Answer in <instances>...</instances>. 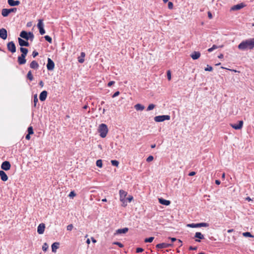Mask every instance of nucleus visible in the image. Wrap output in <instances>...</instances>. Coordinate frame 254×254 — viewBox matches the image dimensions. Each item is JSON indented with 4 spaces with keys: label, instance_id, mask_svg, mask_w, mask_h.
Listing matches in <instances>:
<instances>
[{
    "label": "nucleus",
    "instance_id": "1",
    "mask_svg": "<svg viewBox=\"0 0 254 254\" xmlns=\"http://www.w3.org/2000/svg\"><path fill=\"white\" fill-rule=\"evenodd\" d=\"M238 48L239 49L243 51L247 49H253L254 48V38L243 41L238 45Z\"/></svg>",
    "mask_w": 254,
    "mask_h": 254
},
{
    "label": "nucleus",
    "instance_id": "2",
    "mask_svg": "<svg viewBox=\"0 0 254 254\" xmlns=\"http://www.w3.org/2000/svg\"><path fill=\"white\" fill-rule=\"evenodd\" d=\"M98 132L100 133V136L102 138L105 137L108 132L107 126L105 124L100 125L98 128Z\"/></svg>",
    "mask_w": 254,
    "mask_h": 254
},
{
    "label": "nucleus",
    "instance_id": "3",
    "mask_svg": "<svg viewBox=\"0 0 254 254\" xmlns=\"http://www.w3.org/2000/svg\"><path fill=\"white\" fill-rule=\"evenodd\" d=\"M20 36L22 38H23L27 41H28V40L33 41V40L34 38V34L32 32H27V31H24V30H23L20 32Z\"/></svg>",
    "mask_w": 254,
    "mask_h": 254
},
{
    "label": "nucleus",
    "instance_id": "4",
    "mask_svg": "<svg viewBox=\"0 0 254 254\" xmlns=\"http://www.w3.org/2000/svg\"><path fill=\"white\" fill-rule=\"evenodd\" d=\"M170 116L169 115H161L154 117V121L156 122H162L165 120H169Z\"/></svg>",
    "mask_w": 254,
    "mask_h": 254
},
{
    "label": "nucleus",
    "instance_id": "5",
    "mask_svg": "<svg viewBox=\"0 0 254 254\" xmlns=\"http://www.w3.org/2000/svg\"><path fill=\"white\" fill-rule=\"evenodd\" d=\"M209 226V224L207 223H191L187 225L188 227L190 228H198L201 227H208Z\"/></svg>",
    "mask_w": 254,
    "mask_h": 254
},
{
    "label": "nucleus",
    "instance_id": "6",
    "mask_svg": "<svg viewBox=\"0 0 254 254\" xmlns=\"http://www.w3.org/2000/svg\"><path fill=\"white\" fill-rule=\"evenodd\" d=\"M7 50L12 53L16 52V46L15 45L13 41L9 42L7 43Z\"/></svg>",
    "mask_w": 254,
    "mask_h": 254
},
{
    "label": "nucleus",
    "instance_id": "7",
    "mask_svg": "<svg viewBox=\"0 0 254 254\" xmlns=\"http://www.w3.org/2000/svg\"><path fill=\"white\" fill-rule=\"evenodd\" d=\"M37 27L39 30V32L41 35H44L45 33V30L44 28V24L43 20L39 19L37 24Z\"/></svg>",
    "mask_w": 254,
    "mask_h": 254
},
{
    "label": "nucleus",
    "instance_id": "8",
    "mask_svg": "<svg viewBox=\"0 0 254 254\" xmlns=\"http://www.w3.org/2000/svg\"><path fill=\"white\" fill-rule=\"evenodd\" d=\"M55 67V63L54 62L50 59L48 58L47 64V68L49 71H52L54 69Z\"/></svg>",
    "mask_w": 254,
    "mask_h": 254
},
{
    "label": "nucleus",
    "instance_id": "9",
    "mask_svg": "<svg viewBox=\"0 0 254 254\" xmlns=\"http://www.w3.org/2000/svg\"><path fill=\"white\" fill-rule=\"evenodd\" d=\"M11 165L9 161H5L1 165V168L4 171H8L10 169Z\"/></svg>",
    "mask_w": 254,
    "mask_h": 254
},
{
    "label": "nucleus",
    "instance_id": "10",
    "mask_svg": "<svg viewBox=\"0 0 254 254\" xmlns=\"http://www.w3.org/2000/svg\"><path fill=\"white\" fill-rule=\"evenodd\" d=\"M173 246V244H168L166 243H162L157 244L156 246V248L157 249H164V248H167L169 247H172Z\"/></svg>",
    "mask_w": 254,
    "mask_h": 254
},
{
    "label": "nucleus",
    "instance_id": "11",
    "mask_svg": "<svg viewBox=\"0 0 254 254\" xmlns=\"http://www.w3.org/2000/svg\"><path fill=\"white\" fill-rule=\"evenodd\" d=\"M243 124L244 123L243 121H239L238 122V124H230V126L232 128H234L235 129L238 130L242 128Z\"/></svg>",
    "mask_w": 254,
    "mask_h": 254
},
{
    "label": "nucleus",
    "instance_id": "12",
    "mask_svg": "<svg viewBox=\"0 0 254 254\" xmlns=\"http://www.w3.org/2000/svg\"><path fill=\"white\" fill-rule=\"evenodd\" d=\"M245 6H246V4L243 2H241L240 3L233 6L231 8V10L233 11L238 10L245 7Z\"/></svg>",
    "mask_w": 254,
    "mask_h": 254
},
{
    "label": "nucleus",
    "instance_id": "13",
    "mask_svg": "<svg viewBox=\"0 0 254 254\" xmlns=\"http://www.w3.org/2000/svg\"><path fill=\"white\" fill-rule=\"evenodd\" d=\"M18 41L19 45L21 47H28L29 46V43L27 40H24L21 38H18Z\"/></svg>",
    "mask_w": 254,
    "mask_h": 254
},
{
    "label": "nucleus",
    "instance_id": "14",
    "mask_svg": "<svg viewBox=\"0 0 254 254\" xmlns=\"http://www.w3.org/2000/svg\"><path fill=\"white\" fill-rule=\"evenodd\" d=\"M7 37V32L5 29L2 28L0 29V38L5 40Z\"/></svg>",
    "mask_w": 254,
    "mask_h": 254
},
{
    "label": "nucleus",
    "instance_id": "15",
    "mask_svg": "<svg viewBox=\"0 0 254 254\" xmlns=\"http://www.w3.org/2000/svg\"><path fill=\"white\" fill-rule=\"evenodd\" d=\"M45 225L44 223L40 224L37 227V232L39 234H42L44 232Z\"/></svg>",
    "mask_w": 254,
    "mask_h": 254
},
{
    "label": "nucleus",
    "instance_id": "16",
    "mask_svg": "<svg viewBox=\"0 0 254 254\" xmlns=\"http://www.w3.org/2000/svg\"><path fill=\"white\" fill-rule=\"evenodd\" d=\"M26 57L23 56H19L18 57L17 61L20 65L24 64L26 62V60L25 59Z\"/></svg>",
    "mask_w": 254,
    "mask_h": 254
},
{
    "label": "nucleus",
    "instance_id": "17",
    "mask_svg": "<svg viewBox=\"0 0 254 254\" xmlns=\"http://www.w3.org/2000/svg\"><path fill=\"white\" fill-rule=\"evenodd\" d=\"M48 93L46 90H44L41 92L39 95V99L41 101H44L47 97Z\"/></svg>",
    "mask_w": 254,
    "mask_h": 254
},
{
    "label": "nucleus",
    "instance_id": "18",
    "mask_svg": "<svg viewBox=\"0 0 254 254\" xmlns=\"http://www.w3.org/2000/svg\"><path fill=\"white\" fill-rule=\"evenodd\" d=\"M7 3L10 6H15L18 5L20 2L19 0H7Z\"/></svg>",
    "mask_w": 254,
    "mask_h": 254
},
{
    "label": "nucleus",
    "instance_id": "19",
    "mask_svg": "<svg viewBox=\"0 0 254 254\" xmlns=\"http://www.w3.org/2000/svg\"><path fill=\"white\" fill-rule=\"evenodd\" d=\"M194 237L198 239L195 240V241L197 242H200V240L204 239L203 235H202L200 232H196L194 235Z\"/></svg>",
    "mask_w": 254,
    "mask_h": 254
},
{
    "label": "nucleus",
    "instance_id": "20",
    "mask_svg": "<svg viewBox=\"0 0 254 254\" xmlns=\"http://www.w3.org/2000/svg\"><path fill=\"white\" fill-rule=\"evenodd\" d=\"M0 177L1 180L3 182H5L8 180L6 174L3 170L0 171Z\"/></svg>",
    "mask_w": 254,
    "mask_h": 254
},
{
    "label": "nucleus",
    "instance_id": "21",
    "mask_svg": "<svg viewBox=\"0 0 254 254\" xmlns=\"http://www.w3.org/2000/svg\"><path fill=\"white\" fill-rule=\"evenodd\" d=\"M158 200H159V202L160 204H161L162 205H166V206H168V205H170L171 203V202L170 200L165 199L162 197L159 198L158 199Z\"/></svg>",
    "mask_w": 254,
    "mask_h": 254
},
{
    "label": "nucleus",
    "instance_id": "22",
    "mask_svg": "<svg viewBox=\"0 0 254 254\" xmlns=\"http://www.w3.org/2000/svg\"><path fill=\"white\" fill-rule=\"evenodd\" d=\"M39 67L38 63L36 61H33L30 64V67L34 69H37Z\"/></svg>",
    "mask_w": 254,
    "mask_h": 254
},
{
    "label": "nucleus",
    "instance_id": "23",
    "mask_svg": "<svg viewBox=\"0 0 254 254\" xmlns=\"http://www.w3.org/2000/svg\"><path fill=\"white\" fill-rule=\"evenodd\" d=\"M200 56V53L199 52H193L190 55L191 58L193 60H197L198 59Z\"/></svg>",
    "mask_w": 254,
    "mask_h": 254
},
{
    "label": "nucleus",
    "instance_id": "24",
    "mask_svg": "<svg viewBox=\"0 0 254 254\" xmlns=\"http://www.w3.org/2000/svg\"><path fill=\"white\" fill-rule=\"evenodd\" d=\"M60 243L55 242L52 245V251L54 253H56L57 250L59 248Z\"/></svg>",
    "mask_w": 254,
    "mask_h": 254
},
{
    "label": "nucleus",
    "instance_id": "25",
    "mask_svg": "<svg viewBox=\"0 0 254 254\" xmlns=\"http://www.w3.org/2000/svg\"><path fill=\"white\" fill-rule=\"evenodd\" d=\"M128 231V228L125 227L123 229H119L116 230V234H125L127 233Z\"/></svg>",
    "mask_w": 254,
    "mask_h": 254
},
{
    "label": "nucleus",
    "instance_id": "26",
    "mask_svg": "<svg viewBox=\"0 0 254 254\" xmlns=\"http://www.w3.org/2000/svg\"><path fill=\"white\" fill-rule=\"evenodd\" d=\"M119 194H120V199L124 198H126L127 192L123 190H121L119 191Z\"/></svg>",
    "mask_w": 254,
    "mask_h": 254
},
{
    "label": "nucleus",
    "instance_id": "27",
    "mask_svg": "<svg viewBox=\"0 0 254 254\" xmlns=\"http://www.w3.org/2000/svg\"><path fill=\"white\" fill-rule=\"evenodd\" d=\"M10 14L8 8H3L1 10V15L3 17H7Z\"/></svg>",
    "mask_w": 254,
    "mask_h": 254
},
{
    "label": "nucleus",
    "instance_id": "28",
    "mask_svg": "<svg viewBox=\"0 0 254 254\" xmlns=\"http://www.w3.org/2000/svg\"><path fill=\"white\" fill-rule=\"evenodd\" d=\"M20 51L22 53L21 56L26 57L27 54L28 52V50L27 48L20 47Z\"/></svg>",
    "mask_w": 254,
    "mask_h": 254
},
{
    "label": "nucleus",
    "instance_id": "29",
    "mask_svg": "<svg viewBox=\"0 0 254 254\" xmlns=\"http://www.w3.org/2000/svg\"><path fill=\"white\" fill-rule=\"evenodd\" d=\"M85 56V54L84 52H81L80 54V56L78 58V61L79 63H83L84 62V57Z\"/></svg>",
    "mask_w": 254,
    "mask_h": 254
},
{
    "label": "nucleus",
    "instance_id": "30",
    "mask_svg": "<svg viewBox=\"0 0 254 254\" xmlns=\"http://www.w3.org/2000/svg\"><path fill=\"white\" fill-rule=\"evenodd\" d=\"M144 108V106L140 104H137L134 106V108L137 111H142Z\"/></svg>",
    "mask_w": 254,
    "mask_h": 254
},
{
    "label": "nucleus",
    "instance_id": "31",
    "mask_svg": "<svg viewBox=\"0 0 254 254\" xmlns=\"http://www.w3.org/2000/svg\"><path fill=\"white\" fill-rule=\"evenodd\" d=\"M219 47L222 48V47H223V45H221V46H216L215 45H213L212 46V47L211 48H209L207 51H208V52H212L213 50L218 48Z\"/></svg>",
    "mask_w": 254,
    "mask_h": 254
},
{
    "label": "nucleus",
    "instance_id": "32",
    "mask_svg": "<svg viewBox=\"0 0 254 254\" xmlns=\"http://www.w3.org/2000/svg\"><path fill=\"white\" fill-rule=\"evenodd\" d=\"M26 77L30 81H32L33 80V76L31 70H29L28 72Z\"/></svg>",
    "mask_w": 254,
    "mask_h": 254
},
{
    "label": "nucleus",
    "instance_id": "33",
    "mask_svg": "<svg viewBox=\"0 0 254 254\" xmlns=\"http://www.w3.org/2000/svg\"><path fill=\"white\" fill-rule=\"evenodd\" d=\"M120 201L122 202V206L124 207H125L127 205V198H124L120 199Z\"/></svg>",
    "mask_w": 254,
    "mask_h": 254
},
{
    "label": "nucleus",
    "instance_id": "34",
    "mask_svg": "<svg viewBox=\"0 0 254 254\" xmlns=\"http://www.w3.org/2000/svg\"><path fill=\"white\" fill-rule=\"evenodd\" d=\"M243 235L246 237L254 238V236L252 235L250 232H246L243 233Z\"/></svg>",
    "mask_w": 254,
    "mask_h": 254
},
{
    "label": "nucleus",
    "instance_id": "35",
    "mask_svg": "<svg viewBox=\"0 0 254 254\" xmlns=\"http://www.w3.org/2000/svg\"><path fill=\"white\" fill-rule=\"evenodd\" d=\"M111 164L116 167H118L119 164V162L116 160H112L111 161Z\"/></svg>",
    "mask_w": 254,
    "mask_h": 254
},
{
    "label": "nucleus",
    "instance_id": "36",
    "mask_svg": "<svg viewBox=\"0 0 254 254\" xmlns=\"http://www.w3.org/2000/svg\"><path fill=\"white\" fill-rule=\"evenodd\" d=\"M96 166L99 168H102L103 164H102V161L101 159H99L96 161Z\"/></svg>",
    "mask_w": 254,
    "mask_h": 254
},
{
    "label": "nucleus",
    "instance_id": "37",
    "mask_svg": "<svg viewBox=\"0 0 254 254\" xmlns=\"http://www.w3.org/2000/svg\"><path fill=\"white\" fill-rule=\"evenodd\" d=\"M154 238L153 237H150L147 238H146L144 240V242L145 243H151L154 240Z\"/></svg>",
    "mask_w": 254,
    "mask_h": 254
},
{
    "label": "nucleus",
    "instance_id": "38",
    "mask_svg": "<svg viewBox=\"0 0 254 254\" xmlns=\"http://www.w3.org/2000/svg\"><path fill=\"white\" fill-rule=\"evenodd\" d=\"M44 38H45V40L47 41H48L49 43H52V39L50 36H49V35H46V36H45Z\"/></svg>",
    "mask_w": 254,
    "mask_h": 254
},
{
    "label": "nucleus",
    "instance_id": "39",
    "mask_svg": "<svg viewBox=\"0 0 254 254\" xmlns=\"http://www.w3.org/2000/svg\"><path fill=\"white\" fill-rule=\"evenodd\" d=\"M28 133L29 134H32L34 133L33 129L32 127L30 126L28 127L27 129Z\"/></svg>",
    "mask_w": 254,
    "mask_h": 254
},
{
    "label": "nucleus",
    "instance_id": "40",
    "mask_svg": "<svg viewBox=\"0 0 254 254\" xmlns=\"http://www.w3.org/2000/svg\"><path fill=\"white\" fill-rule=\"evenodd\" d=\"M49 248L48 245L45 243L42 246V250L43 251L46 252Z\"/></svg>",
    "mask_w": 254,
    "mask_h": 254
},
{
    "label": "nucleus",
    "instance_id": "41",
    "mask_svg": "<svg viewBox=\"0 0 254 254\" xmlns=\"http://www.w3.org/2000/svg\"><path fill=\"white\" fill-rule=\"evenodd\" d=\"M154 107H155V105H154L153 104H149V106H148L146 110L147 111L152 110L154 108Z\"/></svg>",
    "mask_w": 254,
    "mask_h": 254
},
{
    "label": "nucleus",
    "instance_id": "42",
    "mask_svg": "<svg viewBox=\"0 0 254 254\" xmlns=\"http://www.w3.org/2000/svg\"><path fill=\"white\" fill-rule=\"evenodd\" d=\"M38 101V99L37 98V94H35L34 96V107L36 106L37 103Z\"/></svg>",
    "mask_w": 254,
    "mask_h": 254
},
{
    "label": "nucleus",
    "instance_id": "43",
    "mask_svg": "<svg viewBox=\"0 0 254 254\" xmlns=\"http://www.w3.org/2000/svg\"><path fill=\"white\" fill-rule=\"evenodd\" d=\"M8 10L10 13L12 12L15 13L17 11V9L16 7H13L11 8H8Z\"/></svg>",
    "mask_w": 254,
    "mask_h": 254
},
{
    "label": "nucleus",
    "instance_id": "44",
    "mask_svg": "<svg viewBox=\"0 0 254 254\" xmlns=\"http://www.w3.org/2000/svg\"><path fill=\"white\" fill-rule=\"evenodd\" d=\"M113 244L118 246L120 248L124 247V245L123 244H122L121 243L119 242H115L113 243Z\"/></svg>",
    "mask_w": 254,
    "mask_h": 254
},
{
    "label": "nucleus",
    "instance_id": "45",
    "mask_svg": "<svg viewBox=\"0 0 254 254\" xmlns=\"http://www.w3.org/2000/svg\"><path fill=\"white\" fill-rule=\"evenodd\" d=\"M153 159H154L153 156H152V155H150V156H149L147 158V159H146V161H147V162H150L152 161L153 160Z\"/></svg>",
    "mask_w": 254,
    "mask_h": 254
},
{
    "label": "nucleus",
    "instance_id": "46",
    "mask_svg": "<svg viewBox=\"0 0 254 254\" xmlns=\"http://www.w3.org/2000/svg\"><path fill=\"white\" fill-rule=\"evenodd\" d=\"M213 69V68L212 66L209 65H207V67L206 68H205L204 70L205 71H212Z\"/></svg>",
    "mask_w": 254,
    "mask_h": 254
},
{
    "label": "nucleus",
    "instance_id": "47",
    "mask_svg": "<svg viewBox=\"0 0 254 254\" xmlns=\"http://www.w3.org/2000/svg\"><path fill=\"white\" fill-rule=\"evenodd\" d=\"M167 78L169 80H171V71L170 70H168L167 72Z\"/></svg>",
    "mask_w": 254,
    "mask_h": 254
},
{
    "label": "nucleus",
    "instance_id": "48",
    "mask_svg": "<svg viewBox=\"0 0 254 254\" xmlns=\"http://www.w3.org/2000/svg\"><path fill=\"white\" fill-rule=\"evenodd\" d=\"M168 7L170 9H172L173 8V3L172 2L169 1L168 4Z\"/></svg>",
    "mask_w": 254,
    "mask_h": 254
},
{
    "label": "nucleus",
    "instance_id": "49",
    "mask_svg": "<svg viewBox=\"0 0 254 254\" xmlns=\"http://www.w3.org/2000/svg\"><path fill=\"white\" fill-rule=\"evenodd\" d=\"M143 251V249L141 248H137L136 249V253H141Z\"/></svg>",
    "mask_w": 254,
    "mask_h": 254
},
{
    "label": "nucleus",
    "instance_id": "50",
    "mask_svg": "<svg viewBox=\"0 0 254 254\" xmlns=\"http://www.w3.org/2000/svg\"><path fill=\"white\" fill-rule=\"evenodd\" d=\"M38 52H37V51H34L33 52H32V56H33V58H35L36 56H37L38 55Z\"/></svg>",
    "mask_w": 254,
    "mask_h": 254
},
{
    "label": "nucleus",
    "instance_id": "51",
    "mask_svg": "<svg viewBox=\"0 0 254 254\" xmlns=\"http://www.w3.org/2000/svg\"><path fill=\"white\" fill-rule=\"evenodd\" d=\"M120 93V92L119 91H117L114 93V94L112 96V97L115 98V97L118 96V95H119Z\"/></svg>",
    "mask_w": 254,
    "mask_h": 254
},
{
    "label": "nucleus",
    "instance_id": "52",
    "mask_svg": "<svg viewBox=\"0 0 254 254\" xmlns=\"http://www.w3.org/2000/svg\"><path fill=\"white\" fill-rule=\"evenodd\" d=\"M75 195H76L75 193L73 191H71L69 193V194L68 196H69V197H73V196H75Z\"/></svg>",
    "mask_w": 254,
    "mask_h": 254
},
{
    "label": "nucleus",
    "instance_id": "53",
    "mask_svg": "<svg viewBox=\"0 0 254 254\" xmlns=\"http://www.w3.org/2000/svg\"><path fill=\"white\" fill-rule=\"evenodd\" d=\"M73 228V225L72 224H69L67 226V230L71 231Z\"/></svg>",
    "mask_w": 254,
    "mask_h": 254
},
{
    "label": "nucleus",
    "instance_id": "54",
    "mask_svg": "<svg viewBox=\"0 0 254 254\" xmlns=\"http://www.w3.org/2000/svg\"><path fill=\"white\" fill-rule=\"evenodd\" d=\"M127 200L129 202H131V200L133 199V196L131 195L128 196V197H127Z\"/></svg>",
    "mask_w": 254,
    "mask_h": 254
},
{
    "label": "nucleus",
    "instance_id": "55",
    "mask_svg": "<svg viewBox=\"0 0 254 254\" xmlns=\"http://www.w3.org/2000/svg\"><path fill=\"white\" fill-rule=\"evenodd\" d=\"M177 243H178V245H179V247H181L182 246V241L181 240L178 239L177 240Z\"/></svg>",
    "mask_w": 254,
    "mask_h": 254
},
{
    "label": "nucleus",
    "instance_id": "56",
    "mask_svg": "<svg viewBox=\"0 0 254 254\" xmlns=\"http://www.w3.org/2000/svg\"><path fill=\"white\" fill-rule=\"evenodd\" d=\"M197 247H192L190 246L189 247V250L192 251V250H197Z\"/></svg>",
    "mask_w": 254,
    "mask_h": 254
},
{
    "label": "nucleus",
    "instance_id": "57",
    "mask_svg": "<svg viewBox=\"0 0 254 254\" xmlns=\"http://www.w3.org/2000/svg\"><path fill=\"white\" fill-rule=\"evenodd\" d=\"M115 81H110V82L108 83V86L109 87H110V86H111L112 85H113V84H115Z\"/></svg>",
    "mask_w": 254,
    "mask_h": 254
},
{
    "label": "nucleus",
    "instance_id": "58",
    "mask_svg": "<svg viewBox=\"0 0 254 254\" xmlns=\"http://www.w3.org/2000/svg\"><path fill=\"white\" fill-rule=\"evenodd\" d=\"M208 17L209 19H212L213 17L212 14L210 11L208 12Z\"/></svg>",
    "mask_w": 254,
    "mask_h": 254
},
{
    "label": "nucleus",
    "instance_id": "59",
    "mask_svg": "<svg viewBox=\"0 0 254 254\" xmlns=\"http://www.w3.org/2000/svg\"><path fill=\"white\" fill-rule=\"evenodd\" d=\"M195 174H196V173L195 172L192 171V172H190L189 173V176H193L195 175Z\"/></svg>",
    "mask_w": 254,
    "mask_h": 254
},
{
    "label": "nucleus",
    "instance_id": "60",
    "mask_svg": "<svg viewBox=\"0 0 254 254\" xmlns=\"http://www.w3.org/2000/svg\"><path fill=\"white\" fill-rule=\"evenodd\" d=\"M169 239H170L171 240L172 242H174L178 240L176 238L169 237Z\"/></svg>",
    "mask_w": 254,
    "mask_h": 254
},
{
    "label": "nucleus",
    "instance_id": "61",
    "mask_svg": "<svg viewBox=\"0 0 254 254\" xmlns=\"http://www.w3.org/2000/svg\"><path fill=\"white\" fill-rule=\"evenodd\" d=\"M30 135L31 134H29L28 133L27 134H26V136H25L26 139L29 140L30 139Z\"/></svg>",
    "mask_w": 254,
    "mask_h": 254
},
{
    "label": "nucleus",
    "instance_id": "62",
    "mask_svg": "<svg viewBox=\"0 0 254 254\" xmlns=\"http://www.w3.org/2000/svg\"><path fill=\"white\" fill-rule=\"evenodd\" d=\"M215 184H216V185H220V184L221 182H220V180H215Z\"/></svg>",
    "mask_w": 254,
    "mask_h": 254
},
{
    "label": "nucleus",
    "instance_id": "63",
    "mask_svg": "<svg viewBox=\"0 0 254 254\" xmlns=\"http://www.w3.org/2000/svg\"><path fill=\"white\" fill-rule=\"evenodd\" d=\"M39 84L41 87H42L44 86V82H43V81L41 80L40 81Z\"/></svg>",
    "mask_w": 254,
    "mask_h": 254
},
{
    "label": "nucleus",
    "instance_id": "64",
    "mask_svg": "<svg viewBox=\"0 0 254 254\" xmlns=\"http://www.w3.org/2000/svg\"><path fill=\"white\" fill-rule=\"evenodd\" d=\"M233 231H234V230L233 229H229L227 230V232L228 233H232L233 232Z\"/></svg>",
    "mask_w": 254,
    "mask_h": 254
}]
</instances>
